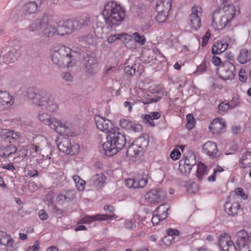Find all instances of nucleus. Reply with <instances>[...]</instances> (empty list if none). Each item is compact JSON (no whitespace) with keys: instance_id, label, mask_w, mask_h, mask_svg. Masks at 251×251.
I'll use <instances>...</instances> for the list:
<instances>
[{"instance_id":"obj_49","label":"nucleus","mask_w":251,"mask_h":251,"mask_svg":"<svg viewBox=\"0 0 251 251\" xmlns=\"http://www.w3.org/2000/svg\"><path fill=\"white\" fill-rule=\"evenodd\" d=\"M157 14L156 16V20L159 23L164 22L166 21L169 12H166L165 11H157Z\"/></svg>"},{"instance_id":"obj_33","label":"nucleus","mask_w":251,"mask_h":251,"mask_svg":"<svg viewBox=\"0 0 251 251\" xmlns=\"http://www.w3.org/2000/svg\"><path fill=\"white\" fill-rule=\"evenodd\" d=\"M105 179V176L102 174L96 175L94 176L92 178V180L94 185L99 188L103 186Z\"/></svg>"},{"instance_id":"obj_60","label":"nucleus","mask_w":251,"mask_h":251,"mask_svg":"<svg viewBox=\"0 0 251 251\" xmlns=\"http://www.w3.org/2000/svg\"><path fill=\"white\" fill-rule=\"evenodd\" d=\"M119 34H111L107 36V41L109 44H112L119 40Z\"/></svg>"},{"instance_id":"obj_51","label":"nucleus","mask_w":251,"mask_h":251,"mask_svg":"<svg viewBox=\"0 0 251 251\" xmlns=\"http://www.w3.org/2000/svg\"><path fill=\"white\" fill-rule=\"evenodd\" d=\"M239 80L240 82L245 83L248 79V75L244 69H241L238 73Z\"/></svg>"},{"instance_id":"obj_64","label":"nucleus","mask_w":251,"mask_h":251,"mask_svg":"<svg viewBox=\"0 0 251 251\" xmlns=\"http://www.w3.org/2000/svg\"><path fill=\"white\" fill-rule=\"evenodd\" d=\"M206 63L205 61H203L199 66L197 67V70L195 72H194V74L195 75L197 73L204 72L206 71Z\"/></svg>"},{"instance_id":"obj_18","label":"nucleus","mask_w":251,"mask_h":251,"mask_svg":"<svg viewBox=\"0 0 251 251\" xmlns=\"http://www.w3.org/2000/svg\"><path fill=\"white\" fill-rule=\"evenodd\" d=\"M225 126V120L221 118H217L211 123L209 128L213 134H218L224 131Z\"/></svg>"},{"instance_id":"obj_44","label":"nucleus","mask_w":251,"mask_h":251,"mask_svg":"<svg viewBox=\"0 0 251 251\" xmlns=\"http://www.w3.org/2000/svg\"><path fill=\"white\" fill-rule=\"evenodd\" d=\"M202 14V8L200 5L195 4L191 8L190 16L201 19Z\"/></svg>"},{"instance_id":"obj_45","label":"nucleus","mask_w":251,"mask_h":251,"mask_svg":"<svg viewBox=\"0 0 251 251\" xmlns=\"http://www.w3.org/2000/svg\"><path fill=\"white\" fill-rule=\"evenodd\" d=\"M132 38L134 41L140 45L143 46L146 42V38L144 35H141L139 32H136L133 33Z\"/></svg>"},{"instance_id":"obj_39","label":"nucleus","mask_w":251,"mask_h":251,"mask_svg":"<svg viewBox=\"0 0 251 251\" xmlns=\"http://www.w3.org/2000/svg\"><path fill=\"white\" fill-rule=\"evenodd\" d=\"M193 167V166L189 165V164L186 163L185 162L180 160L179 161L178 169L181 174L187 175L190 173Z\"/></svg>"},{"instance_id":"obj_37","label":"nucleus","mask_w":251,"mask_h":251,"mask_svg":"<svg viewBox=\"0 0 251 251\" xmlns=\"http://www.w3.org/2000/svg\"><path fill=\"white\" fill-rule=\"evenodd\" d=\"M207 167L203 163H199L197 165V176L199 179L201 180L207 175Z\"/></svg>"},{"instance_id":"obj_4","label":"nucleus","mask_w":251,"mask_h":251,"mask_svg":"<svg viewBox=\"0 0 251 251\" xmlns=\"http://www.w3.org/2000/svg\"><path fill=\"white\" fill-rule=\"evenodd\" d=\"M102 14L105 22L109 26H117L124 21L125 11L119 2L112 0L104 5Z\"/></svg>"},{"instance_id":"obj_28","label":"nucleus","mask_w":251,"mask_h":251,"mask_svg":"<svg viewBox=\"0 0 251 251\" xmlns=\"http://www.w3.org/2000/svg\"><path fill=\"white\" fill-rule=\"evenodd\" d=\"M172 7V0H157L156 5V11L169 12Z\"/></svg>"},{"instance_id":"obj_6","label":"nucleus","mask_w":251,"mask_h":251,"mask_svg":"<svg viewBox=\"0 0 251 251\" xmlns=\"http://www.w3.org/2000/svg\"><path fill=\"white\" fill-rule=\"evenodd\" d=\"M26 96L35 104L46 109L50 112H56L58 108V105L55 101L54 97L45 91L36 92L33 89H30L26 92Z\"/></svg>"},{"instance_id":"obj_62","label":"nucleus","mask_w":251,"mask_h":251,"mask_svg":"<svg viewBox=\"0 0 251 251\" xmlns=\"http://www.w3.org/2000/svg\"><path fill=\"white\" fill-rule=\"evenodd\" d=\"M229 108L230 105L228 103L226 102L221 103L218 107V110L221 113L226 112L227 111Z\"/></svg>"},{"instance_id":"obj_63","label":"nucleus","mask_w":251,"mask_h":251,"mask_svg":"<svg viewBox=\"0 0 251 251\" xmlns=\"http://www.w3.org/2000/svg\"><path fill=\"white\" fill-rule=\"evenodd\" d=\"M142 130V126L140 124H136L132 122V126L130 128L129 131L136 132H139Z\"/></svg>"},{"instance_id":"obj_35","label":"nucleus","mask_w":251,"mask_h":251,"mask_svg":"<svg viewBox=\"0 0 251 251\" xmlns=\"http://www.w3.org/2000/svg\"><path fill=\"white\" fill-rule=\"evenodd\" d=\"M251 59L250 54L246 49L241 50L237 57V60L240 64H245Z\"/></svg>"},{"instance_id":"obj_25","label":"nucleus","mask_w":251,"mask_h":251,"mask_svg":"<svg viewBox=\"0 0 251 251\" xmlns=\"http://www.w3.org/2000/svg\"><path fill=\"white\" fill-rule=\"evenodd\" d=\"M240 205L238 202H232L231 200L225 203L226 212L231 216L236 215L240 209Z\"/></svg>"},{"instance_id":"obj_31","label":"nucleus","mask_w":251,"mask_h":251,"mask_svg":"<svg viewBox=\"0 0 251 251\" xmlns=\"http://www.w3.org/2000/svg\"><path fill=\"white\" fill-rule=\"evenodd\" d=\"M16 151L17 148L13 145L0 146V156L1 157L9 156L11 154L15 153Z\"/></svg>"},{"instance_id":"obj_14","label":"nucleus","mask_w":251,"mask_h":251,"mask_svg":"<svg viewBox=\"0 0 251 251\" xmlns=\"http://www.w3.org/2000/svg\"><path fill=\"white\" fill-rule=\"evenodd\" d=\"M57 25V35L60 36L71 34L75 29L74 22L71 20L59 21Z\"/></svg>"},{"instance_id":"obj_47","label":"nucleus","mask_w":251,"mask_h":251,"mask_svg":"<svg viewBox=\"0 0 251 251\" xmlns=\"http://www.w3.org/2000/svg\"><path fill=\"white\" fill-rule=\"evenodd\" d=\"M137 218V216L133 219L126 220L124 223L125 227L129 230H135L136 228V219Z\"/></svg>"},{"instance_id":"obj_19","label":"nucleus","mask_w":251,"mask_h":251,"mask_svg":"<svg viewBox=\"0 0 251 251\" xmlns=\"http://www.w3.org/2000/svg\"><path fill=\"white\" fill-rule=\"evenodd\" d=\"M13 104V97L8 92L0 91V109L3 110Z\"/></svg>"},{"instance_id":"obj_41","label":"nucleus","mask_w":251,"mask_h":251,"mask_svg":"<svg viewBox=\"0 0 251 251\" xmlns=\"http://www.w3.org/2000/svg\"><path fill=\"white\" fill-rule=\"evenodd\" d=\"M189 21L190 26L194 30H197L201 25V18L190 16Z\"/></svg>"},{"instance_id":"obj_58","label":"nucleus","mask_w":251,"mask_h":251,"mask_svg":"<svg viewBox=\"0 0 251 251\" xmlns=\"http://www.w3.org/2000/svg\"><path fill=\"white\" fill-rule=\"evenodd\" d=\"M61 78L67 82H72L74 77L72 74L68 72H64L61 75Z\"/></svg>"},{"instance_id":"obj_15","label":"nucleus","mask_w":251,"mask_h":251,"mask_svg":"<svg viewBox=\"0 0 251 251\" xmlns=\"http://www.w3.org/2000/svg\"><path fill=\"white\" fill-rule=\"evenodd\" d=\"M219 244L223 251H237L230 236L228 234L224 233L220 236Z\"/></svg>"},{"instance_id":"obj_55","label":"nucleus","mask_w":251,"mask_h":251,"mask_svg":"<svg viewBox=\"0 0 251 251\" xmlns=\"http://www.w3.org/2000/svg\"><path fill=\"white\" fill-rule=\"evenodd\" d=\"M132 122L126 119H122L120 121V125L122 127L129 130L132 126Z\"/></svg>"},{"instance_id":"obj_22","label":"nucleus","mask_w":251,"mask_h":251,"mask_svg":"<svg viewBox=\"0 0 251 251\" xmlns=\"http://www.w3.org/2000/svg\"><path fill=\"white\" fill-rule=\"evenodd\" d=\"M35 141L37 145H30L28 146V150H29L31 155L35 157L34 153L38 152L41 149L40 147L45 146L47 144L46 138L42 135L37 136L35 138Z\"/></svg>"},{"instance_id":"obj_61","label":"nucleus","mask_w":251,"mask_h":251,"mask_svg":"<svg viewBox=\"0 0 251 251\" xmlns=\"http://www.w3.org/2000/svg\"><path fill=\"white\" fill-rule=\"evenodd\" d=\"M174 236L167 235L162 239L163 244L166 246H169L174 241Z\"/></svg>"},{"instance_id":"obj_53","label":"nucleus","mask_w":251,"mask_h":251,"mask_svg":"<svg viewBox=\"0 0 251 251\" xmlns=\"http://www.w3.org/2000/svg\"><path fill=\"white\" fill-rule=\"evenodd\" d=\"M19 156L21 157H25L26 156L28 151V147L24 146H19L17 148Z\"/></svg>"},{"instance_id":"obj_13","label":"nucleus","mask_w":251,"mask_h":251,"mask_svg":"<svg viewBox=\"0 0 251 251\" xmlns=\"http://www.w3.org/2000/svg\"><path fill=\"white\" fill-rule=\"evenodd\" d=\"M165 197L163 191L160 188L152 189L145 195V200L149 204H156L161 202Z\"/></svg>"},{"instance_id":"obj_43","label":"nucleus","mask_w":251,"mask_h":251,"mask_svg":"<svg viewBox=\"0 0 251 251\" xmlns=\"http://www.w3.org/2000/svg\"><path fill=\"white\" fill-rule=\"evenodd\" d=\"M131 94L133 96L132 97H131V99H132L133 100H135L136 102H142L145 104H149L151 103L152 102H156L158 101V100H159V98L158 99H142V98H140V96H135L133 93V91H131Z\"/></svg>"},{"instance_id":"obj_12","label":"nucleus","mask_w":251,"mask_h":251,"mask_svg":"<svg viewBox=\"0 0 251 251\" xmlns=\"http://www.w3.org/2000/svg\"><path fill=\"white\" fill-rule=\"evenodd\" d=\"M57 23L50 18H44L42 20V31L46 37H52L57 35Z\"/></svg>"},{"instance_id":"obj_40","label":"nucleus","mask_w":251,"mask_h":251,"mask_svg":"<svg viewBox=\"0 0 251 251\" xmlns=\"http://www.w3.org/2000/svg\"><path fill=\"white\" fill-rule=\"evenodd\" d=\"M79 41L84 43L86 45H94L97 44L96 39L93 34H88L87 35L80 37Z\"/></svg>"},{"instance_id":"obj_24","label":"nucleus","mask_w":251,"mask_h":251,"mask_svg":"<svg viewBox=\"0 0 251 251\" xmlns=\"http://www.w3.org/2000/svg\"><path fill=\"white\" fill-rule=\"evenodd\" d=\"M239 166L241 168L251 167V151L243 150L239 161Z\"/></svg>"},{"instance_id":"obj_7","label":"nucleus","mask_w":251,"mask_h":251,"mask_svg":"<svg viewBox=\"0 0 251 251\" xmlns=\"http://www.w3.org/2000/svg\"><path fill=\"white\" fill-rule=\"evenodd\" d=\"M218 74L219 77L224 81L231 82L236 76L235 67L230 61H226L219 69Z\"/></svg>"},{"instance_id":"obj_32","label":"nucleus","mask_w":251,"mask_h":251,"mask_svg":"<svg viewBox=\"0 0 251 251\" xmlns=\"http://www.w3.org/2000/svg\"><path fill=\"white\" fill-rule=\"evenodd\" d=\"M181 160L193 166L197 163L196 155L192 151L187 152Z\"/></svg>"},{"instance_id":"obj_20","label":"nucleus","mask_w":251,"mask_h":251,"mask_svg":"<svg viewBox=\"0 0 251 251\" xmlns=\"http://www.w3.org/2000/svg\"><path fill=\"white\" fill-rule=\"evenodd\" d=\"M38 9L37 4L34 1H29L25 3L21 10V15L25 18L36 12Z\"/></svg>"},{"instance_id":"obj_30","label":"nucleus","mask_w":251,"mask_h":251,"mask_svg":"<svg viewBox=\"0 0 251 251\" xmlns=\"http://www.w3.org/2000/svg\"><path fill=\"white\" fill-rule=\"evenodd\" d=\"M3 133L5 134V137L8 139H12L19 142H23V136L22 134L19 132L4 129L3 130Z\"/></svg>"},{"instance_id":"obj_8","label":"nucleus","mask_w":251,"mask_h":251,"mask_svg":"<svg viewBox=\"0 0 251 251\" xmlns=\"http://www.w3.org/2000/svg\"><path fill=\"white\" fill-rule=\"evenodd\" d=\"M237 244L239 251H251V233L245 230L239 231L237 233Z\"/></svg>"},{"instance_id":"obj_59","label":"nucleus","mask_w":251,"mask_h":251,"mask_svg":"<svg viewBox=\"0 0 251 251\" xmlns=\"http://www.w3.org/2000/svg\"><path fill=\"white\" fill-rule=\"evenodd\" d=\"M181 156V153L178 149H174L170 153V158L173 160L178 159Z\"/></svg>"},{"instance_id":"obj_21","label":"nucleus","mask_w":251,"mask_h":251,"mask_svg":"<svg viewBox=\"0 0 251 251\" xmlns=\"http://www.w3.org/2000/svg\"><path fill=\"white\" fill-rule=\"evenodd\" d=\"M85 59L86 61L85 68L87 74L90 75H94L97 72L99 68L97 60L93 57H88Z\"/></svg>"},{"instance_id":"obj_9","label":"nucleus","mask_w":251,"mask_h":251,"mask_svg":"<svg viewBox=\"0 0 251 251\" xmlns=\"http://www.w3.org/2000/svg\"><path fill=\"white\" fill-rule=\"evenodd\" d=\"M59 151L67 154L74 155L77 154L79 150V146L75 143H71L67 138H63L58 144Z\"/></svg>"},{"instance_id":"obj_42","label":"nucleus","mask_w":251,"mask_h":251,"mask_svg":"<svg viewBox=\"0 0 251 251\" xmlns=\"http://www.w3.org/2000/svg\"><path fill=\"white\" fill-rule=\"evenodd\" d=\"M73 180L78 191H82L84 189L85 181L81 179L78 175L73 176Z\"/></svg>"},{"instance_id":"obj_11","label":"nucleus","mask_w":251,"mask_h":251,"mask_svg":"<svg viewBox=\"0 0 251 251\" xmlns=\"http://www.w3.org/2000/svg\"><path fill=\"white\" fill-rule=\"evenodd\" d=\"M148 182L147 174L143 173L135 176L133 178H129L125 180V184L130 189H139L143 188Z\"/></svg>"},{"instance_id":"obj_1","label":"nucleus","mask_w":251,"mask_h":251,"mask_svg":"<svg viewBox=\"0 0 251 251\" xmlns=\"http://www.w3.org/2000/svg\"><path fill=\"white\" fill-rule=\"evenodd\" d=\"M95 121L98 130L108 133L106 137L107 141L102 145L105 154L108 156L115 155L126 144L124 135L120 132V129L114 126L111 121L107 119L96 116Z\"/></svg>"},{"instance_id":"obj_23","label":"nucleus","mask_w":251,"mask_h":251,"mask_svg":"<svg viewBox=\"0 0 251 251\" xmlns=\"http://www.w3.org/2000/svg\"><path fill=\"white\" fill-rule=\"evenodd\" d=\"M202 151L212 158L217 156L218 149L216 144L212 141H208L205 143L202 147Z\"/></svg>"},{"instance_id":"obj_17","label":"nucleus","mask_w":251,"mask_h":251,"mask_svg":"<svg viewBox=\"0 0 251 251\" xmlns=\"http://www.w3.org/2000/svg\"><path fill=\"white\" fill-rule=\"evenodd\" d=\"M18 56V49L11 47H8L6 49L0 61L6 64L12 63L17 59Z\"/></svg>"},{"instance_id":"obj_5","label":"nucleus","mask_w":251,"mask_h":251,"mask_svg":"<svg viewBox=\"0 0 251 251\" xmlns=\"http://www.w3.org/2000/svg\"><path fill=\"white\" fill-rule=\"evenodd\" d=\"M223 9L222 14L217 11L213 14L211 26L215 30H222L230 25L235 16L239 13V8L233 5H225Z\"/></svg>"},{"instance_id":"obj_54","label":"nucleus","mask_w":251,"mask_h":251,"mask_svg":"<svg viewBox=\"0 0 251 251\" xmlns=\"http://www.w3.org/2000/svg\"><path fill=\"white\" fill-rule=\"evenodd\" d=\"M234 193L236 195L240 196L241 198L244 200H246L248 199V194L245 193L244 190L241 187H237L235 188L234 190Z\"/></svg>"},{"instance_id":"obj_29","label":"nucleus","mask_w":251,"mask_h":251,"mask_svg":"<svg viewBox=\"0 0 251 251\" xmlns=\"http://www.w3.org/2000/svg\"><path fill=\"white\" fill-rule=\"evenodd\" d=\"M227 47V44L224 41H217L213 46L212 53L213 54H220L224 52Z\"/></svg>"},{"instance_id":"obj_3","label":"nucleus","mask_w":251,"mask_h":251,"mask_svg":"<svg viewBox=\"0 0 251 251\" xmlns=\"http://www.w3.org/2000/svg\"><path fill=\"white\" fill-rule=\"evenodd\" d=\"M38 119L43 124L48 126L61 135L69 136L74 133L73 126L71 123L57 119L46 112L40 111Z\"/></svg>"},{"instance_id":"obj_52","label":"nucleus","mask_w":251,"mask_h":251,"mask_svg":"<svg viewBox=\"0 0 251 251\" xmlns=\"http://www.w3.org/2000/svg\"><path fill=\"white\" fill-rule=\"evenodd\" d=\"M119 40L124 43H128L132 39V35L126 33H119Z\"/></svg>"},{"instance_id":"obj_46","label":"nucleus","mask_w":251,"mask_h":251,"mask_svg":"<svg viewBox=\"0 0 251 251\" xmlns=\"http://www.w3.org/2000/svg\"><path fill=\"white\" fill-rule=\"evenodd\" d=\"M224 171L223 167L218 165L213 170V174L207 178V180L209 182H214L216 180L217 176H219V174Z\"/></svg>"},{"instance_id":"obj_16","label":"nucleus","mask_w":251,"mask_h":251,"mask_svg":"<svg viewBox=\"0 0 251 251\" xmlns=\"http://www.w3.org/2000/svg\"><path fill=\"white\" fill-rule=\"evenodd\" d=\"M116 218L117 216L115 214L107 215L97 214L91 216L87 215L80 219V223L81 224H89L95 221L108 220Z\"/></svg>"},{"instance_id":"obj_56","label":"nucleus","mask_w":251,"mask_h":251,"mask_svg":"<svg viewBox=\"0 0 251 251\" xmlns=\"http://www.w3.org/2000/svg\"><path fill=\"white\" fill-rule=\"evenodd\" d=\"M186 119L187 120V128L189 129L193 128L195 125V120L193 116L191 114H188L186 116Z\"/></svg>"},{"instance_id":"obj_10","label":"nucleus","mask_w":251,"mask_h":251,"mask_svg":"<svg viewBox=\"0 0 251 251\" xmlns=\"http://www.w3.org/2000/svg\"><path fill=\"white\" fill-rule=\"evenodd\" d=\"M149 140L144 137L136 139L132 145L128 148L127 153L131 156L137 155L145 150L148 146Z\"/></svg>"},{"instance_id":"obj_57","label":"nucleus","mask_w":251,"mask_h":251,"mask_svg":"<svg viewBox=\"0 0 251 251\" xmlns=\"http://www.w3.org/2000/svg\"><path fill=\"white\" fill-rule=\"evenodd\" d=\"M65 196H63L64 199H66V201H70L73 200L75 196V191L74 190H70L64 192Z\"/></svg>"},{"instance_id":"obj_34","label":"nucleus","mask_w":251,"mask_h":251,"mask_svg":"<svg viewBox=\"0 0 251 251\" xmlns=\"http://www.w3.org/2000/svg\"><path fill=\"white\" fill-rule=\"evenodd\" d=\"M169 209V205L167 204H164L159 205L154 211L158 214L161 219L165 220L168 216L167 211Z\"/></svg>"},{"instance_id":"obj_38","label":"nucleus","mask_w":251,"mask_h":251,"mask_svg":"<svg viewBox=\"0 0 251 251\" xmlns=\"http://www.w3.org/2000/svg\"><path fill=\"white\" fill-rule=\"evenodd\" d=\"M104 27L105 24L103 22L100 21L96 22V25L93 27V29L96 36L98 38H102Z\"/></svg>"},{"instance_id":"obj_27","label":"nucleus","mask_w":251,"mask_h":251,"mask_svg":"<svg viewBox=\"0 0 251 251\" xmlns=\"http://www.w3.org/2000/svg\"><path fill=\"white\" fill-rule=\"evenodd\" d=\"M161 115V114L158 112L152 111L150 112L148 114L143 115L142 118L144 123L151 126H154L155 124L153 120L159 119Z\"/></svg>"},{"instance_id":"obj_50","label":"nucleus","mask_w":251,"mask_h":251,"mask_svg":"<svg viewBox=\"0 0 251 251\" xmlns=\"http://www.w3.org/2000/svg\"><path fill=\"white\" fill-rule=\"evenodd\" d=\"M199 190V186L195 182L190 183L187 186V190L190 193H196Z\"/></svg>"},{"instance_id":"obj_26","label":"nucleus","mask_w":251,"mask_h":251,"mask_svg":"<svg viewBox=\"0 0 251 251\" xmlns=\"http://www.w3.org/2000/svg\"><path fill=\"white\" fill-rule=\"evenodd\" d=\"M13 244L14 239L11 236L4 231L0 230V246L8 249L12 247Z\"/></svg>"},{"instance_id":"obj_36","label":"nucleus","mask_w":251,"mask_h":251,"mask_svg":"<svg viewBox=\"0 0 251 251\" xmlns=\"http://www.w3.org/2000/svg\"><path fill=\"white\" fill-rule=\"evenodd\" d=\"M75 24H76V26L78 28H81L86 27L89 25L90 23V18L88 16H84L74 22Z\"/></svg>"},{"instance_id":"obj_2","label":"nucleus","mask_w":251,"mask_h":251,"mask_svg":"<svg viewBox=\"0 0 251 251\" xmlns=\"http://www.w3.org/2000/svg\"><path fill=\"white\" fill-rule=\"evenodd\" d=\"M52 63L60 68L74 66L77 62V54L69 47L62 44H54L50 50Z\"/></svg>"},{"instance_id":"obj_48","label":"nucleus","mask_w":251,"mask_h":251,"mask_svg":"<svg viewBox=\"0 0 251 251\" xmlns=\"http://www.w3.org/2000/svg\"><path fill=\"white\" fill-rule=\"evenodd\" d=\"M42 20H37L32 22L28 27V30L31 32H35L39 29H42Z\"/></svg>"}]
</instances>
